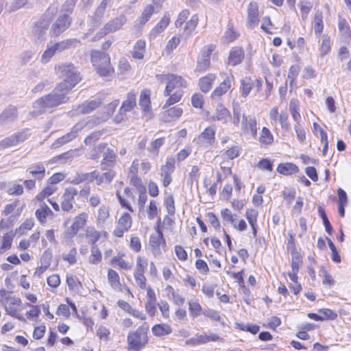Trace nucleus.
<instances>
[{
	"label": "nucleus",
	"mask_w": 351,
	"mask_h": 351,
	"mask_svg": "<svg viewBox=\"0 0 351 351\" xmlns=\"http://www.w3.org/2000/svg\"><path fill=\"white\" fill-rule=\"evenodd\" d=\"M277 171L283 175H291L297 173L299 171L298 167L293 163H281L277 167Z\"/></svg>",
	"instance_id": "34"
},
{
	"label": "nucleus",
	"mask_w": 351,
	"mask_h": 351,
	"mask_svg": "<svg viewBox=\"0 0 351 351\" xmlns=\"http://www.w3.org/2000/svg\"><path fill=\"white\" fill-rule=\"evenodd\" d=\"M109 208L107 206H103L99 208L98 210L97 221L99 223H103L109 217Z\"/></svg>",
	"instance_id": "54"
},
{
	"label": "nucleus",
	"mask_w": 351,
	"mask_h": 351,
	"mask_svg": "<svg viewBox=\"0 0 351 351\" xmlns=\"http://www.w3.org/2000/svg\"><path fill=\"white\" fill-rule=\"evenodd\" d=\"M71 21V19L68 14H64L60 16L52 25L50 32L54 36H59L70 26Z\"/></svg>",
	"instance_id": "16"
},
{
	"label": "nucleus",
	"mask_w": 351,
	"mask_h": 351,
	"mask_svg": "<svg viewBox=\"0 0 351 351\" xmlns=\"http://www.w3.org/2000/svg\"><path fill=\"white\" fill-rule=\"evenodd\" d=\"M64 89H59L58 85L52 93L46 95L33 103V110L30 114L33 117H38L45 113L47 109L55 108L69 100Z\"/></svg>",
	"instance_id": "1"
},
{
	"label": "nucleus",
	"mask_w": 351,
	"mask_h": 351,
	"mask_svg": "<svg viewBox=\"0 0 351 351\" xmlns=\"http://www.w3.org/2000/svg\"><path fill=\"white\" fill-rule=\"evenodd\" d=\"M260 141L265 144H270L272 143L273 136L268 128L264 127L262 129Z\"/></svg>",
	"instance_id": "52"
},
{
	"label": "nucleus",
	"mask_w": 351,
	"mask_h": 351,
	"mask_svg": "<svg viewBox=\"0 0 351 351\" xmlns=\"http://www.w3.org/2000/svg\"><path fill=\"white\" fill-rule=\"evenodd\" d=\"M183 110L180 107L174 106L167 109L161 114V119L165 122H171L179 119L182 114Z\"/></svg>",
	"instance_id": "24"
},
{
	"label": "nucleus",
	"mask_w": 351,
	"mask_h": 351,
	"mask_svg": "<svg viewBox=\"0 0 351 351\" xmlns=\"http://www.w3.org/2000/svg\"><path fill=\"white\" fill-rule=\"evenodd\" d=\"M108 280L112 287L116 291L121 290V282L118 273L114 269H109L108 271Z\"/></svg>",
	"instance_id": "33"
},
{
	"label": "nucleus",
	"mask_w": 351,
	"mask_h": 351,
	"mask_svg": "<svg viewBox=\"0 0 351 351\" xmlns=\"http://www.w3.org/2000/svg\"><path fill=\"white\" fill-rule=\"evenodd\" d=\"M174 199L172 195L168 196L165 201V205L167 210V212L170 215H173L176 211Z\"/></svg>",
	"instance_id": "64"
},
{
	"label": "nucleus",
	"mask_w": 351,
	"mask_h": 351,
	"mask_svg": "<svg viewBox=\"0 0 351 351\" xmlns=\"http://www.w3.org/2000/svg\"><path fill=\"white\" fill-rule=\"evenodd\" d=\"M156 8L152 4H149L146 5L141 15V16L138 18V21L140 25H145L151 18L152 15L155 12Z\"/></svg>",
	"instance_id": "35"
},
{
	"label": "nucleus",
	"mask_w": 351,
	"mask_h": 351,
	"mask_svg": "<svg viewBox=\"0 0 351 351\" xmlns=\"http://www.w3.org/2000/svg\"><path fill=\"white\" fill-rule=\"evenodd\" d=\"M56 191V188L53 186L45 187L40 193L36 196V199L39 201H42L45 197H48L52 195Z\"/></svg>",
	"instance_id": "63"
},
{
	"label": "nucleus",
	"mask_w": 351,
	"mask_h": 351,
	"mask_svg": "<svg viewBox=\"0 0 351 351\" xmlns=\"http://www.w3.org/2000/svg\"><path fill=\"white\" fill-rule=\"evenodd\" d=\"M219 337L216 335H196L195 337L190 338L186 340V343L192 345V346H197L203 343H206L210 341H215L218 339Z\"/></svg>",
	"instance_id": "23"
},
{
	"label": "nucleus",
	"mask_w": 351,
	"mask_h": 351,
	"mask_svg": "<svg viewBox=\"0 0 351 351\" xmlns=\"http://www.w3.org/2000/svg\"><path fill=\"white\" fill-rule=\"evenodd\" d=\"M156 232L150 236L149 243L154 250H159L162 242L165 243L163 234L159 227L156 228Z\"/></svg>",
	"instance_id": "29"
},
{
	"label": "nucleus",
	"mask_w": 351,
	"mask_h": 351,
	"mask_svg": "<svg viewBox=\"0 0 351 351\" xmlns=\"http://www.w3.org/2000/svg\"><path fill=\"white\" fill-rule=\"evenodd\" d=\"M55 72L63 81L59 83L58 88L69 93L80 80L77 68L72 63H62L55 66Z\"/></svg>",
	"instance_id": "2"
},
{
	"label": "nucleus",
	"mask_w": 351,
	"mask_h": 351,
	"mask_svg": "<svg viewBox=\"0 0 351 351\" xmlns=\"http://www.w3.org/2000/svg\"><path fill=\"white\" fill-rule=\"evenodd\" d=\"M13 240V236L10 234H6L3 238L2 245L0 248V252H3L4 251L9 250L12 246V243Z\"/></svg>",
	"instance_id": "59"
},
{
	"label": "nucleus",
	"mask_w": 351,
	"mask_h": 351,
	"mask_svg": "<svg viewBox=\"0 0 351 351\" xmlns=\"http://www.w3.org/2000/svg\"><path fill=\"white\" fill-rule=\"evenodd\" d=\"M82 128L83 125L82 124H76L74 125L72 130L69 133H67L66 134L61 136V138L64 139L65 143H69L77 136V132L81 130Z\"/></svg>",
	"instance_id": "47"
},
{
	"label": "nucleus",
	"mask_w": 351,
	"mask_h": 351,
	"mask_svg": "<svg viewBox=\"0 0 351 351\" xmlns=\"http://www.w3.org/2000/svg\"><path fill=\"white\" fill-rule=\"evenodd\" d=\"M180 43V38L173 36L171 38L167 43L166 47H165V51L167 55L170 54L174 49L177 47V46Z\"/></svg>",
	"instance_id": "58"
},
{
	"label": "nucleus",
	"mask_w": 351,
	"mask_h": 351,
	"mask_svg": "<svg viewBox=\"0 0 351 351\" xmlns=\"http://www.w3.org/2000/svg\"><path fill=\"white\" fill-rule=\"evenodd\" d=\"M230 116L229 110L223 105L220 104L217 106L215 114L210 118L211 121H219L226 123Z\"/></svg>",
	"instance_id": "28"
},
{
	"label": "nucleus",
	"mask_w": 351,
	"mask_h": 351,
	"mask_svg": "<svg viewBox=\"0 0 351 351\" xmlns=\"http://www.w3.org/2000/svg\"><path fill=\"white\" fill-rule=\"evenodd\" d=\"M176 160L173 158H168L165 165L161 167V174H171L175 170Z\"/></svg>",
	"instance_id": "46"
},
{
	"label": "nucleus",
	"mask_w": 351,
	"mask_h": 351,
	"mask_svg": "<svg viewBox=\"0 0 351 351\" xmlns=\"http://www.w3.org/2000/svg\"><path fill=\"white\" fill-rule=\"evenodd\" d=\"M313 28L315 33L317 35H320L323 32L324 23H323V14L321 10H317L314 15L313 19Z\"/></svg>",
	"instance_id": "37"
},
{
	"label": "nucleus",
	"mask_w": 351,
	"mask_h": 351,
	"mask_svg": "<svg viewBox=\"0 0 351 351\" xmlns=\"http://www.w3.org/2000/svg\"><path fill=\"white\" fill-rule=\"evenodd\" d=\"M78 194V190L73 186L65 189L61 196L60 206L63 212H73L74 208L75 197Z\"/></svg>",
	"instance_id": "9"
},
{
	"label": "nucleus",
	"mask_w": 351,
	"mask_h": 351,
	"mask_svg": "<svg viewBox=\"0 0 351 351\" xmlns=\"http://www.w3.org/2000/svg\"><path fill=\"white\" fill-rule=\"evenodd\" d=\"M319 215L320 217H322V220H323V223L325 226V228H326V231L329 234H332V226L326 216V214L324 211V210L322 208H319Z\"/></svg>",
	"instance_id": "57"
},
{
	"label": "nucleus",
	"mask_w": 351,
	"mask_h": 351,
	"mask_svg": "<svg viewBox=\"0 0 351 351\" xmlns=\"http://www.w3.org/2000/svg\"><path fill=\"white\" fill-rule=\"evenodd\" d=\"M215 49V46L213 45L205 46L202 49L200 56L197 60V69L198 71H205L207 68H208L210 63V56Z\"/></svg>",
	"instance_id": "13"
},
{
	"label": "nucleus",
	"mask_w": 351,
	"mask_h": 351,
	"mask_svg": "<svg viewBox=\"0 0 351 351\" xmlns=\"http://www.w3.org/2000/svg\"><path fill=\"white\" fill-rule=\"evenodd\" d=\"M215 130L213 128L208 127L202 132L199 136V139L202 138L208 144H211L215 140Z\"/></svg>",
	"instance_id": "44"
},
{
	"label": "nucleus",
	"mask_w": 351,
	"mask_h": 351,
	"mask_svg": "<svg viewBox=\"0 0 351 351\" xmlns=\"http://www.w3.org/2000/svg\"><path fill=\"white\" fill-rule=\"evenodd\" d=\"M300 71V68L298 64L292 65L289 70L288 78L290 80V86L291 88L296 86V79Z\"/></svg>",
	"instance_id": "42"
},
{
	"label": "nucleus",
	"mask_w": 351,
	"mask_h": 351,
	"mask_svg": "<svg viewBox=\"0 0 351 351\" xmlns=\"http://www.w3.org/2000/svg\"><path fill=\"white\" fill-rule=\"evenodd\" d=\"M145 41L144 40H138L134 47L133 50L131 51L132 56L134 59L141 60L144 57V53L145 51Z\"/></svg>",
	"instance_id": "31"
},
{
	"label": "nucleus",
	"mask_w": 351,
	"mask_h": 351,
	"mask_svg": "<svg viewBox=\"0 0 351 351\" xmlns=\"http://www.w3.org/2000/svg\"><path fill=\"white\" fill-rule=\"evenodd\" d=\"M112 264L118 265L121 269H130L132 268V264L126 262L119 256H114L111 261Z\"/></svg>",
	"instance_id": "53"
},
{
	"label": "nucleus",
	"mask_w": 351,
	"mask_h": 351,
	"mask_svg": "<svg viewBox=\"0 0 351 351\" xmlns=\"http://www.w3.org/2000/svg\"><path fill=\"white\" fill-rule=\"evenodd\" d=\"M216 79V75L213 73H209L205 77H201L199 81V86L202 91L208 93L213 85V83Z\"/></svg>",
	"instance_id": "30"
},
{
	"label": "nucleus",
	"mask_w": 351,
	"mask_h": 351,
	"mask_svg": "<svg viewBox=\"0 0 351 351\" xmlns=\"http://www.w3.org/2000/svg\"><path fill=\"white\" fill-rule=\"evenodd\" d=\"M147 343L145 330H132L128 335V350L139 351Z\"/></svg>",
	"instance_id": "6"
},
{
	"label": "nucleus",
	"mask_w": 351,
	"mask_h": 351,
	"mask_svg": "<svg viewBox=\"0 0 351 351\" xmlns=\"http://www.w3.org/2000/svg\"><path fill=\"white\" fill-rule=\"evenodd\" d=\"M258 15V6L257 3L251 2L247 8V21L249 28L254 29L255 27L258 26L259 22Z\"/></svg>",
	"instance_id": "20"
},
{
	"label": "nucleus",
	"mask_w": 351,
	"mask_h": 351,
	"mask_svg": "<svg viewBox=\"0 0 351 351\" xmlns=\"http://www.w3.org/2000/svg\"><path fill=\"white\" fill-rule=\"evenodd\" d=\"M170 22V16L168 14H165L161 20L151 30L150 36L155 38L161 32H162L168 26Z\"/></svg>",
	"instance_id": "25"
},
{
	"label": "nucleus",
	"mask_w": 351,
	"mask_h": 351,
	"mask_svg": "<svg viewBox=\"0 0 351 351\" xmlns=\"http://www.w3.org/2000/svg\"><path fill=\"white\" fill-rule=\"evenodd\" d=\"M136 94L134 91L130 92L127 99L123 101L121 106L122 112H130L136 106Z\"/></svg>",
	"instance_id": "32"
},
{
	"label": "nucleus",
	"mask_w": 351,
	"mask_h": 351,
	"mask_svg": "<svg viewBox=\"0 0 351 351\" xmlns=\"http://www.w3.org/2000/svg\"><path fill=\"white\" fill-rule=\"evenodd\" d=\"M91 61L101 76H108L113 71L110 65V57L105 52L93 51L91 52Z\"/></svg>",
	"instance_id": "4"
},
{
	"label": "nucleus",
	"mask_w": 351,
	"mask_h": 351,
	"mask_svg": "<svg viewBox=\"0 0 351 351\" xmlns=\"http://www.w3.org/2000/svg\"><path fill=\"white\" fill-rule=\"evenodd\" d=\"M130 184L134 186L138 191H143L146 189L141 179L135 173H133L130 177Z\"/></svg>",
	"instance_id": "51"
},
{
	"label": "nucleus",
	"mask_w": 351,
	"mask_h": 351,
	"mask_svg": "<svg viewBox=\"0 0 351 351\" xmlns=\"http://www.w3.org/2000/svg\"><path fill=\"white\" fill-rule=\"evenodd\" d=\"M220 75L223 78V80L213 91L211 95L213 98L219 97L226 93L230 89L232 84L234 81V77L232 74L227 75L225 73H220Z\"/></svg>",
	"instance_id": "11"
},
{
	"label": "nucleus",
	"mask_w": 351,
	"mask_h": 351,
	"mask_svg": "<svg viewBox=\"0 0 351 351\" xmlns=\"http://www.w3.org/2000/svg\"><path fill=\"white\" fill-rule=\"evenodd\" d=\"M239 147L237 145H234L231 147L229 149L223 153V156L224 158L232 160L239 155Z\"/></svg>",
	"instance_id": "50"
},
{
	"label": "nucleus",
	"mask_w": 351,
	"mask_h": 351,
	"mask_svg": "<svg viewBox=\"0 0 351 351\" xmlns=\"http://www.w3.org/2000/svg\"><path fill=\"white\" fill-rule=\"evenodd\" d=\"M27 171L38 179H43L45 175V167L42 163H38L29 167Z\"/></svg>",
	"instance_id": "39"
},
{
	"label": "nucleus",
	"mask_w": 351,
	"mask_h": 351,
	"mask_svg": "<svg viewBox=\"0 0 351 351\" xmlns=\"http://www.w3.org/2000/svg\"><path fill=\"white\" fill-rule=\"evenodd\" d=\"M239 34L237 33L232 25H229L226 30L224 38L228 42H232L239 37Z\"/></svg>",
	"instance_id": "61"
},
{
	"label": "nucleus",
	"mask_w": 351,
	"mask_h": 351,
	"mask_svg": "<svg viewBox=\"0 0 351 351\" xmlns=\"http://www.w3.org/2000/svg\"><path fill=\"white\" fill-rule=\"evenodd\" d=\"M86 237L92 245H96L95 243L99 240L100 234L93 228H88L86 230Z\"/></svg>",
	"instance_id": "56"
},
{
	"label": "nucleus",
	"mask_w": 351,
	"mask_h": 351,
	"mask_svg": "<svg viewBox=\"0 0 351 351\" xmlns=\"http://www.w3.org/2000/svg\"><path fill=\"white\" fill-rule=\"evenodd\" d=\"M147 266V261L140 256L137 257L136 267L134 273L143 274Z\"/></svg>",
	"instance_id": "62"
},
{
	"label": "nucleus",
	"mask_w": 351,
	"mask_h": 351,
	"mask_svg": "<svg viewBox=\"0 0 351 351\" xmlns=\"http://www.w3.org/2000/svg\"><path fill=\"white\" fill-rule=\"evenodd\" d=\"M299 101L297 99H292L289 102V111L293 119L299 123L301 122V115L299 112Z\"/></svg>",
	"instance_id": "36"
},
{
	"label": "nucleus",
	"mask_w": 351,
	"mask_h": 351,
	"mask_svg": "<svg viewBox=\"0 0 351 351\" xmlns=\"http://www.w3.org/2000/svg\"><path fill=\"white\" fill-rule=\"evenodd\" d=\"M101 104V100L99 98L91 101H84L83 104L77 106V108L75 110L74 114L79 115L90 113L94 110L99 107Z\"/></svg>",
	"instance_id": "18"
},
{
	"label": "nucleus",
	"mask_w": 351,
	"mask_h": 351,
	"mask_svg": "<svg viewBox=\"0 0 351 351\" xmlns=\"http://www.w3.org/2000/svg\"><path fill=\"white\" fill-rule=\"evenodd\" d=\"M198 17L197 15H193L191 19L186 22L184 26V31L186 34H190L197 27L198 23Z\"/></svg>",
	"instance_id": "49"
},
{
	"label": "nucleus",
	"mask_w": 351,
	"mask_h": 351,
	"mask_svg": "<svg viewBox=\"0 0 351 351\" xmlns=\"http://www.w3.org/2000/svg\"><path fill=\"white\" fill-rule=\"evenodd\" d=\"M183 95L182 90H176L173 93L169 95V98L166 100L163 108H167L169 106L180 101Z\"/></svg>",
	"instance_id": "40"
},
{
	"label": "nucleus",
	"mask_w": 351,
	"mask_h": 351,
	"mask_svg": "<svg viewBox=\"0 0 351 351\" xmlns=\"http://www.w3.org/2000/svg\"><path fill=\"white\" fill-rule=\"evenodd\" d=\"M244 58V50L241 47H232L230 51L228 63L233 66L242 62Z\"/></svg>",
	"instance_id": "22"
},
{
	"label": "nucleus",
	"mask_w": 351,
	"mask_h": 351,
	"mask_svg": "<svg viewBox=\"0 0 351 351\" xmlns=\"http://www.w3.org/2000/svg\"><path fill=\"white\" fill-rule=\"evenodd\" d=\"M95 153L91 154V158L96 160L99 158V153L103 154V161L101 167L103 169L106 168V166H111L116 161V154L113 150L107 147L106 143H100L94 149Z\"/></svg>",
	"instance_id": "5"
},
{
	"label": "nucleus",
	"mask_w": 351,
	"mask_h": 351,
	"mask_svg": "<svg viewBox=\"0 0 351 351\" xmlns=\"http://www.w3.org/2000/svg\"><path fill=\"white\" fill-rule=\"evenodd\" d=\"M110 2V0H103L97 8L94 13V19L95 22H99L103 17L106 8Z\"/></svg>",
	"instance_id": "43"
},
{
	"label": "nucleus",
	"mask_w": 351,
	"mask_h": 351,
	"mask_svg": "<svg viewBox=\"0 0 351 351\" xmlns=\"http://www.w3.org/2000/svg\"><path fill=\"white\" fill-rule=\"evenodd\" d=\"M189 311L192 316L197 317L200 315L202 312V307L200 304L196 301H190L189 302Z\"/></svg>",
	"instance_id": "55"
},
{
	"label": "nucleus",
	"mask_w": 351,
	"mask_h": 351,
	"mask_svg": "<svg viewBox=\"0 0 351 351\" xmlns=\"http://www.w3.org/2000/svg\"><path fill=\"white\" fill-rule=\"evenodd\" d=\"M139 105L141 107L142 110H143L147 118L150 119L152 113L151 110L149 90L145 89L141 91L139 99Z\"/></svg>",
	"instance_id": "21"
},
{
	"label": "nucleus",
	"mask_w": 351,
	"mask_h": 351,
	"mask_svg": "<svg viewBox=\"0 0 351 351\" xmlns=\"http://www.w3.org/2000/svg\"><path fill=\"white\" fill-rule=\"evenodd\" d=\"M102 135L101 131H95L88 135L84 140L86 145H92L98 141Z\"/></svg>",
	"instance_id": "60"
},
{
	"label": "nucleus",
	"mask_w": 351,
	"mask_h": 351,
	"mask_svg": "<svg viewBox=\"0 0 351 351\" xmlns=\"http://www.w3.org/2000/svg\"><path fill=\"white\" fill-rule=\"evenodd\" d=\"M97 178V171H93L88 173H79L75 176L74 183L80 184L82 182H93L94 180H96Z\"/></svg>",
	"instance_id": "27"
},
{
	"label": "nucleus",
	"mask_w": 351,
	"mask_h": 351,
	"mask_svg": "<svg viewBox=\"0 0 351 351\" xmlns=\"http://www.w3.org/2000/svg\"><path fill=\"white\" fill-rule=\"evenodd\" d=\"M88 214L86 213H81L73 219V222L71 227L67 230L66 234L70 238L74 237L80 230L82 229L86 223Z\"/></svg>",
	"instance_id": "15"
},
{
	"label": "nucleus",
	"mask_w": 351,
	"mask_h": 351,
	"mask_svg": "<svg viewBox=\"0 0 351 351\" xmlns=\"http://www.w3.org/2000/svg\"><path fill=\"white\" fill-rule=\"evenodd\" d=\"M49 215H53V212L45 203H40V208L36 211V217L40 223L44 224L47 222V218Z\"/></svg>",
	"instance_id": "26"
},
{
	"label": "nucleus",
	"mask_w": 351,
	"mask_h": 351,
	"mask_svg": "<svg viewBox=\"0 0 351 351\" xmlns=\"http://www.w3.org/2000/svg\"><path fill=\"white\" fill-rule=\"evenodd\" d=\"M18 118V110L16 106H9L0 114V127L15 121Z\"/></svg>",
	"instance_id": "17"
},
{
	"label": "nucleus",
	"mask_w": 351,
	"mask_h": 351,
	"mask_svg": "<svg viewBox=\"0 0 351 351\" xmlns=\"http://www.w3.org/2000/svg\"><path fill=\"white\" fill-rule=\"evenodd\" d=\"M102 259L101 253L97 245H92L88 262L92 265L99 264Z\"/></svg>",
	"instance_id": "38"
},
{
	"label": "nucleus",
	"mask_w": 351,
	"mask_h": 351,
	"mask_svg": "<svg viewBox=\"0 0 351 351\" xmlns=\"http://www.w3.org/2000/svg\"><path fill=\"white\" fill-rule=\"evenodd\" d=\"M132 224V219L130 214L124 213L118 220L117 226L114 230L113 234L117 237H122L125 232H128Z\"/></svg>",
	"instance_id": "14"
},
{
	"label": "nucleus",
	"mask_w": 351,
	"mask_h": 351,
	"mask_svg": "<svg viewBox=\"0 0 351 351\" xmlns=\"http://www.w3.org/2000/svg\"><path fill=\"white\" fill-rule=\"evenodd\" d=\"M58 9V3H53L47 10V15L49 16L50 17L47 19L42 18L36 22L33 28L32 32L36 36H37L38 38H41L43 35L46 32L50 24V18L57 13Z\"/></svg>",
	"instance_id": "7"
},
{
	"label": "nucleus",
	"mask_w": 351,
	"mask_h": 351,
	"mask_svg": "<svg viewBox=\"0 0 351 351\" xmlns=\"http://www.w3.org/2000/svg\"><path fill=\"white\" fill-rule=\"evenodd\" d=\"M80 41L76 38H69L57 43L50 42L47 45V49L41 56V62L47 63L56 53H61L66 49L77 47Z\"/></svg>",
	"instance_id": "3"
},
{
	"label": "nucleus",
	"mask_w": 351,
	"mask_h": 351,
	"mask_svg": "<svg viewBox=\"0 0 351 351\" xmlns=\"http://www.w3.org/2000/svg\"><path fill=\"white\" fill-rule=\"evenodd\" d=\"M241 95L246 97L252 88V82L250 78H245L241 80Z\"/></svg>",
	"instance_id": "48"
},
{
	"label": "nucleus",
	"mask_w": 351,
	"mask_h": 351,
	"mask_svg": "<svg viewBox=\"0 0 351 351\" xmlns=\"http://www.w3.org/2000/svg\"><path fill=\"white\" fill-rule=\"evenodd\" d=\"M186 86L187 82L182 77L173 74L172 76H170V80L166 85L164 95L167 96L170 95L173 90H182Z\"/></svg>",
	"instance_id": "12"
},
{
	"label": "nucleus",
	"mask_w": 351,
	"mask_h": 351,
	"mask_svg": "<svg viewBox=\"0 0 351 351\" xmlns=\"http://www.w3.org/2000/svg\"><path fill=\"white\" fill-rule=\"evenodd\" d=\"M257 121L254 117L242 115L241 130L244 133H250L252 136L257 134Z\"/></svg>",
	"instance_id": "19"
},
{
	"label": "nucleus",
	"mask_w": 351,
	"mask_h": 351,
	"mask_svg": "<svg viewBox=\"0 0 351 351\" xmlns=\"http://www.w3.org/2000/svg\"><path fill=\"white\" fill-rule=\"evenodd\" d=\"M126 21L127 18L123 14H121L117 17L111 19L100 30L99 33L100 34L99 38L109 33L114 32L121 29V27L126 23Z\"/></svg>",
	"instance_id": "10"
},
{
	"label": "nucleus",
	"mask_w": 351,
	"mask_h": 351,
	"mask_svg": "<svg viewBox=\"0 0 351 351\" xmlns=\"http://www.w3.org/2000/svg\"><path fill=\"white\" fill-rule=\"evenodd\" d=\"M157 306L156 299L146 300L145 308L146 312L152 317L157 313Z\"/></svg>",
	"instance_id": "45"
},
{
	"label": "nucleus",
	"mask_w": 351,
	"mask_h": 351,
	"mask_svg": "<svg viewBox=\"0 0 351 351\" xmlns=\"http://www.w3.org/2000/svg\"><path fill=\"white\" fill-rule=\"evenodd\" d=\"M114 176H115V173L111 170H110L107 172H105V173H102L101 175H100L99 172L97 171V178L96 180L97 184L101 185L103 183L109 184L113 180Z\"/></svg>",
	"instance_id": "41"
},
{
	"label": "nucleus",
	"mask_w": 351,
	"mask_h": 351,
	"mask_svg": "<svg viewBox=\"0 0 351 351\" xmlns=\"http://www.w3.org/2000/svg\"><path fill=\"white\" fill-rule=\"evenodd\" d=\"M30 135L29 130L25 129L16 132L0 141V150L16 146L19 143L25 141Z\"/></svg>",
	"instance_id": "8"
}]
</instances>
